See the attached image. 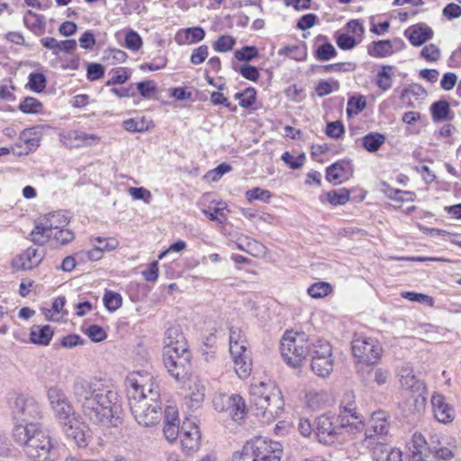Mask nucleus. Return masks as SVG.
<instances>
[{"label": "nucleus", "mask_w": 461, "mask_h": 461, "mask_svg": "<svg viewBox=\"0 0 461 461\" xmlns=\"http://www.w3.org/2000/svg\"><path fill=\"white\" fill-rule=\"evenodd\" d=\"M230 353L234 363V369L240 378H247L251 372V359L247 348V340L241 330L230 328Z\"/></svg>", "instance_id": "obj_9"}, {"label": "nucleus", "mask_w": 461, "mask_h": 461, "mask_svg": "<svg viewBox=\"0 0 461 461\" xmlns=\"http://www.w3.org/2000/svg\"><path fill=\"white\" fill-rule=\"evenodd\" d=\"M397 375L402 389L409 394L405 409L409 413H420L426 406L427 387L423 381L417 378L413 368L409 364L399 367Z\"/></svg>", "instance_id": "obj_7"}, {"label": "nucleus", "mask_w": 461, "mask_h": 461, "mask_svg": "<svg viewBox=\"0 0 461 461\" xmlns=\"http://www.w3.org/2000/svg\"><path fill=\"white\" fill-rule=\"evenodd\" d=\"M245 196L249 202L259 200L267 203L269 202L272 194L268 190L262 189L260 187H255L250 190H248L245 194Z\"/></svg>", "instance_id": "obj_47"}, {"label": "nucleus", "mask_w": 461, "mask_h": 461, "mask_svg": "<svg viewBox=\"0 0 461 461\" xmlns=\"http://www.w3.org/2000/svg\"><path fill=\"white\" fill-rule=\"evenodd\" d=\"M352 397V394L348 393L345 398L350 402ZM342 409L340 425L338 424L339 418L335 416L324 414L317 419L316 437L320 443L326 445L333 444L338 439L343 427L354 425L357 429V423L362 425V420H359V416L352 403L348 402L347 405H343Z\"/></svg>", "instance_id": "obj_6"}, {"label": "nucleus", "mask_w": 461, "mask_h": 461, "mask_svg": "<svg viewBox=\"0 0 461 461\" xmlns=\"http://www.w3.org/2000/svg\"><path fill=\"white\" fill-rule=\"evenodd\" d=\"M250 402L255 414L269 422L283 411L284 400L281 391L272 382H259L250 386Z\"/></svg>", "instance_id": "obj_5"}, {"label": "nucleus", "mask_w": 461, "mask_h": 461, "mask_svg": "<svg viewBox=\"0 0 461 461\" xmlns=\"http://www.w3.org/2000/svg\"><path fill=\"white\" fill-rule=\"evenodd\" d=\"M52 236L54 237V240L60 245H67L75 239L74 232L69 229H66L65 227L53 232Z\"/></svg>", "instance_id": "obj_57"}, {"label": "nucleus", "mask_w": 461, "mask_h": 461, "mask_svg": "<svg viewBox=\"0 0 461 461\" xmlns=\"http://www.w3.org/2000/svg\"><path fill=\"white\" fill-rule=\"evenodd\" d=\"M179 438L182 448L187 454L196 452L201 447V433L193 422H183Z\"/></svg>", "instance_id": "obj_17"}, {"label": "nucleus", "mask_w": 461, "mask_h": 461, "mask_svg": "<svg viewBox=\"0 0 461 461\" xmlns=\"http://www.w3.org/2000/svg\"><path fill=\"white\" fill-rule=\"evenodd\" d=\"M208 47L206 45H201L194 49L190 57V62L193 65H200L204 62L208 57Z\"/></svg>", "instance_id": "obj_58"}, {"label": "nucleus", "mask_w": 461, "mask_h": 461, "mask_svg": "<svg viewBox=\"0 0 461 461\" xmlns=\"http://www.w3.org/2000/svg\"><path fill=\"white\" fill-rule=\"evenodd\" d=\"M53 233L48 229L41 219H39L30 236L34 244L43 245L47 243Z\"/></svg>", "instance_id": "obj_29"}, {"label": "nucleus", "mask_w": 461, "mask_h": 461, "mask_svg": "<svg viewBox=\"0 0 461 461\" xmlns=\"http://www.w3.org/2000/svg\"><path fill=\"white\" fill-rule=\"evenodd\" d=\"M63 140L66 146L77 149L96 146L101 140L98 135L83 131H68Z\"/></svg>", "instance_id": "obj_19"}, {"label": "nucleus", "mask_w": 461, "mask_h": 461, "mask_svg": "<svg viewBox=\"0 0 461 461\" xmlns=\"http://www.w3.org/2000/svg\"><path fill=\"white\" fill-rule=\"evenodd\" d=\"M230 461H258L252 440L246 442L241 449L235 451Z\"/></svg>", "instance_id": "obj_35"}, {"label": "nucleus", "mask_w": 461, "mask_h": 461, "mask_svg": "<svg viewBox=\"0 0 461 461\" xmlns=\"http://www.w3.org/2000/svg\"><path fill=\"white\" fill-rule=\"evenodd\" d=\"M373 365H369V367L359 366L358 374L361 375L362 379L368 383L371 377H374V382L381 386L387 383L388 378L390 376V373L387 370H384L382 368H374Z\"/></svg>", "instance_id": "obj_25"}, {"label": "nucleus", "mask_w": 461, "mask_h": 461, "mask_svg": "<svg viewBox=\"0 0 461 461\" xmlns=\"http://www.w3.org/2000/svg\"><path fill=\"white\" fill-rule=\"evenodd\" d=\"M103 302L109 312H114L122 306V298L118 293L106 291Z\"/></svg>", "instance_id": "obj_40"}, {"label": "nucleus", "mask_w": 461, "mask_h": 461, "mask_svg": "<svg viewBox=\"0 0 461 461\" xmlns=\"http://www.w3.org/2000/svg\"><path fill=\"white\" fill-rule=\"evenodd\" d=\"M42 104L35 97L27 96L19 104V110L23 113H40L42 111Z\"/></svg>", "instance_id": "obj_38"}, {"label": "nucleus", "mask_w": 461, "mask_h": 461, "mask_svg": "<svg viewBox=\"0 0 461 461\" xmlns=\"http://www.w3.org/2000/svg\"><path fill=\"white\" fill-rule=\"evenodd\" d=\"M8 408L14 422L13 438L32 461H56L55 443L41 429V405L32 396L13 393Z\"/></svg>", "instance_id": "obj_1"}, {"label": "nucleus", "mask_w": 461, "mask_h": 461, "mask_svg": "<svg viewBox=\"0 0 461 461\" xmlns=\"http://www.w3.org/2000/svg\"><path fill=\"white\" fill-rule=\"evenodd\" d=\"M363 147L368 152H376L385 141V136L378 132H371L363 137Z\"/></svg>", "instance_id": "obj_34"}, {"label": "nucleus", "mask_w": 461, "mask_h": 461, "mask_svg": "<svg viewBox=\"0 0 461 461\" xmlns=\"http://www.w3.org/2000/svg\"><path fill=\"white\" fill-rule=\"evenodd\" d=\"M73 394L83 414L93 423L115 427L119 422L118 393L103 381L77 379Z\"/></svg>", "instance_id": "obj_2"}, {"label": "nucleus", "mask_w": 461, "mask_h": 461, "mask_svg": "<svg viewBox=\"0 0 461 461\" xmlns=\"http://www.w3.org/2000/svg\"><path fill=\"white\" fill-rule=\"evenodd\" d=\"M411 461H439L448 460L453 457V452L447 447H433V450L420 433H414L408 444Z\"/></svg>", "instance_id": "obj_10"}, {"label": "nucleus", "mask_w": 461, "mask_h": 461, "mask_svg": "<svg viewBox=\"0 0 461 461\" xmlns=\"http://www.w3.org/2000/svg\"><path fill=\"white\" fill-rule=\"evenodd\" d=\"M331 285L329 283L318 282L312 285L308 288V294L312 298H322L327 296L331 292Z\"/></svg>", "instance_id": "obj_43"}, {"label": "nucleus", "mask_w": 461, "mask_h": 461, "mask_svg": "<svg viewBox=\"0 0 461 461\" xmlns=\"http://www.w3.org/2000/svg\"><path fill=\"white\" fill-rule=\"evenodd\" d=\"M402 298L407 299L411 302H416L420 303H426L430 306L433 305V298L423 294L415 293V292H404L402 294Z\"/></svg>", "instance_id": "obj_55"}, {"label": "nucleus", "mask_w": 461, "mask_h": 461, "mask_svg": "<svg viewBox=\"0 0 461 461\" xmlns=\"http://www.w3.org/2000/svg\"><path fill=\"white\" fill-rule=\"evenodd\" d=\"M104 75V69L101 64L91 63L87 67V79L90 81H95L102 78Z\"/></svg>", "instance_id": "obj_61"}, {"label": "nucleus", "mask_w": 461, "mask_h": 461, "mask_svg": "<svg viewBox=\"0 0 461 461\" xmlns=\"http://www.w3.org/2000/svg\"><path fill=\"white\" fill-rule=\"evenodd\" d=\"M339 88V83L338 81H333L330 83L329 81L321 80L318 83L315 91L317 95L322 97L330 95L333 91H337Z\"/></svg>", "instance_id": "obj_51"}, {"label": "nucleus", "mask_w": 461, "mask_h": 461, "mask_svg": "<svg viewBox=\"0 0 461 461\" xmlns=\"http://www.w3.org/2000/svg\"><path fill=\"white\" fill-rule=\"evenodd\" d=\"M212 403L217 411L226 412L235 421L244 419L247 411L245 401L239 394L217 393Z\"/></svg>", "instance_id": "obj_13"}, {"label": "nucleus", "mask_w": 461, "mask_h": 461, "mask_svg": "<svg viewBox=\"0 0 461 461\" xmlns=\"http://www.w3.org/2000/svg\"><path fill=\"white\" fill-rule=\"evenodd\" d=\"M307 403L312 409H318L326 401L327 395L323 392L310 393L306 396Z\"/></svg>", "instance_id": "obj_60"}, {"label": "nucleus", "mask_w": 461, "mask_h": 461, "mask_svg": "<svg viewBox=\"0 0 461 461\" xmlns=\"http://www.w3.org/2000/svg\"><path fill=\"white\" fill-rule=\"evenodd\" d=\"M205 37V31L200 27H190L179 30L176 34V41L179 45H192L202 41Z\"/></svg>", "instance_id": "obj_24"}, {"label": "nucleus", "mask_w": 461, "mask_h": 461, "mask_svg": "<svg viewBox=\"0 0 461 461\" xmlns=\"http://www.w3.org/2000/svg\"><path fill=\"white\" fill-rule=\"evenodd\" d=\"M129 406L134 420L143 427L158 424L163 411L160 389L149 374L134 373L127 377Z\"/></svg>", "instance_id": "obj_3"}, {"label": "nucleus", "mask_w": 461, "mask_h": 461, "mask_svg": "<svg viewBox=\"0 0 461 461\" xmlns=\"http://www.w3.org/2000/svg\"><path fill=\"white\" fill-rule=\"evenodd\" d=\"M279 54L285 55L295 60H303L306 58V49L300 46H285L279 50Z\"/></svg>", "instance_id": "obj_48"}, {"label": "nucleus", "mask_w": 461, "mask_h": 461, "mask_svg": "<svg viewBox=\"0 0 461 461\" xmlns=\"http://www.w3.org/2000/svg\"><path fill=\"white\" fill-rule=\"evenodd\" d=\"M190 354L186 339L179 326L168 328L164 337L163 359L165 367L176 380H182L186 375V365Z\"/></svg>", "instance_id": "obj_4"}, {"label": "nucleus", "mask_w": 461, "mask_h": 461, "mask_svg": "<svg viewBox=\"0 0 461 461\" xmlns=\"http://www.w3.org/2000/svg\"><path fill=\"white\" fill-rule=\"evenodd\" d=\"M431 405L435 418L441 423H449L455 418L453 407L446 402L445 396L434 393L431 396Z\"/></svg>", "instance_id": "obj_21"}, {"label": "nucleus", "mask_w": 461, "mask_h": 461, "mask_svg": "<svg viewBox=\"0 0 461 461\" xmlns=\"http://www.w3.org/2000/svg\"><path fill=\"white\" fill-rule=\"evenodd\" d=\"M385 440H377L368 447L375 461H402V451L398 448H392L384 443Z\"/></svg>", "instance_id": "obj_22"}, {"label": "nucleus", "mask_w": 461, "mask_h": 461, "mask_svg": "<svg viewBox=\"0 0 461 461\" xmlns=\"http://www.w3.org/2000/svg\"><path fill=\"white\" fill-rule=\"evenodd\" d=\"M367 52L374 58H384L393 54V46L389 40L377 41L368 46Z\"/></svg>", "instance_id": "obj_31"}, {"label": "nucleus", "mask_w": 461, "mask_h": 461, "mask_svg": "<svg viewBox=\"0 0 461 461\" xmlns=\"http://www.w3.org/2000/svg\"><path fill=\"white\" fill-rule=\"evenodd\" d=\"M308 356L311 357L312 360L325 356H332L331 346L325 339L312 338L310 339Z\"/></svg>", "instance_id": "obj_27"}, {"label": "nucleus", "mask_w": 461, "mask_h": 461, "mask_svg": "<svg viewBox=\"0 0 461 461\" xmlns=\"http://www.w3.org/2000/svg\"><path fill=\"white\" fill-rule=\"evenodd\" d=\"M42 221L48 225V229L53 233L68 223V217L60 212L49 213L42 218Z\"/></svg>", "instance_id": "obj_30"}, {"label": "nucleus", "mask_w": 461, "mask_h": 461, "mask_svg": "<svg viewBox=\"0 0 461 461\" xmlns=\"http://www.w3.org/2000/svg\"><path fill=\"white\" fill-rule=\"evenodd\" d=\"M142 46L140 36L134 31L131 30L125 36V47L131 50L137 51Z\"/></svg>", "instance_id": "obj_53"}, {"label": "nucleus", "mask_w": 461, "mask_h": 461, "mask_svg": "<svg viewBox=\"0 0 461 461\" xmlns=\"http://www.w3.org/2000/svg\"><path fill=\"white\" fill-rule=\"evenodd\" d=\"M63 432L68 438H71L79 447H85L88 445L91 432L89 427L81 422L77 418L72 420L62 427Z\"/></svg>", "instance_id": "obj_18"}, {"label": "nucleus", "mask_w": 461, "mask_h": 461, "mask_svg": "<svg viewBox=\"0 0 461 461\" xmlns=\"http://www.w3.org/2000/svg\"><path fill=\"white\" fill-rule=\"evenodd\" d=\"M384 192L389 199L401 203L409 201L412 202L417 197L414 192L402 191L400 189H394L388 186Z\"/></svg>", "instance_id": "obj_36"}, {"label": "nucleus", "mask_w": 461, "mask_h": 461, "mask_svg": "<svg viewBox=\"0 0 461 461\" xmlns=\"http://www.w3.org/2000/svg\"><path fill=\"white\" fill-rule=\"evenodd\" d=\"M430 112L434 122H443L450 120V107L449 104L445 100L435 102L430 106Z\"/></svg>", "instance_id": "obj_32"}, {"label": "nucleus", "mask_w": 461, "mask_h": 461, "mask_svg": "<svg viewBox=\"0 0 461 461\" xmlns=\"http://www.w3.org/2000/svg\"><path fill=\"white\" fill-rule=\"evenodd\" d=\"M281 158L292 169L300 168L305 162V155L303 153L299 155L298 157H294L288 151H285L282 155Z\"/></svg>", "instance_id": "obj_52"}, {"label": "nucleus", "mask_w": 461, "mask_h": 461, "mask_svg": "<svg viewBox=\"0 0 461 461\" xmlns=\"http://www.w3.org/2000/svg\"><path fill=\"white\" fill-rule=\"evenodd\" d=\"M47 79L44 74L32 72L28 77L26 86L35 93H41L46 88Z\"/></svg>", "instance_id": "obj_37"}, {"label": "nucleus", "mask_w": 461, "mask_h": 461, "mask_svg": "<svg viewBox=\"0 0 461 461\" xmlns=\"http://www.w3.org/2000/svg\"><path fill=\"white\" fill-rule=\"evenodd\" d=\"M246 252L253 257H258L265 252V247L260 242L246 238Z\"/></svg>", "instance_id": "obj_62"}, {"label": "nucleus", "mask_w": 461, "mask_h": 461, "mask_svg": "<svg viewBox=\"0 0 461 461\" xmlns=\"http://www.w3.org/2000/svg\"><path fill=\"white\" fill-rule=\"evenodd\" d=\"M389 431V423L384 411L373 412L365 430L363 444L366 447L374 445L377 440H385Z\"/></svg>", "instance_id": "obj_14"}, {"label": "nucleus", "mask_w": 461, "mask_h": 461, "mask_svg": "<svg viewBox=\"0 0 461 461\" xmlns=\"http://www.w3.org/2000/svg\"><path fill=\"white\" fill-rule=\"evenodd\" d=\"M236 43V40L230 35H222L213 42L212 48L217 52L230 51Z\"/></svg>", "instance_id": "obj_42"}, {"label": "nucleus", "mask_w": 461, "mask_h": 461, "mask_svg": "<svg viewBox=\"0 0 461 461\" xmlns=\"http://www.w3.org/2000/svg\"><path fill=\"white\" fill-rule=\"evenodd\" d=\"M232 68L248 80L256 82L259 77V72L258 68L249 64L238 66L235 63H232Z\"/></svg>", "instance_id": "obj_41"}, {"label": "nucleus", "mask_w": 461, "mask_h": 461, "mask_svg": "<svg viewBox=\"0 0 461 461\" xmlns=\"http://www.w3.org/2000/svg\"><path fill=\"white\" fill-rule=\"evenodd\" d=\"M53 336V330L50 325H33L30 331V340L33 344L47 346Z\"/></svg>", "instance_id": "obj_26"}, {"label": "nucleus", "mask_w": 461, "mask_h": 461, "mask_svg": "<svg viewBox=\"0 0 461 461\" xmlns=\"http://www.w3.org/2000/svg\"><path fill=\"white\" fill-rule=\"evenodd\" d=\"M337 54V50L334 46L330 43H324L320 45L315 50V58L321 61H327L334 58Z\"/></svg>", "instance_id": "obj_44"}, {"label": "nucleus", "mask_w": 461, "mask_h": 461, "mask_svg": "<svg viewBox=\"0 0 461 461\" xmlns=\"http://www.w3.org/2000/svg\"><path fill=\"white\" fill-rule=\"evenodd\" d=\"M310 338L304 332L287 330L284 334L280 351L285 362L293 367H298L308 356Z\"/></svg>", "instance_id": "obj_8"}, {"label": "nucleus", "mask_w": 461, "mask_h": 461, "mask_svg": "<svg viewBox=\"0 0 461 461\" xmlns=\"http://www.w3.org/2000/svg\"><path fill=\"white\" fill-rule=\"evenodd\" d=\"M351 348L354 357L359 366L369 367L375 365L381 356L382 348L379 342L368 337H356L351 342Z\"/></svg>", "instance_id": "obj_11"}, {"label": "nucleus", "mask_w": 461, "mask_h": 461, "mask_svg": "<svg viewBox=\"0 0 461 461\" xmlns=\"http://www.w3.org/2000/svg\"><path fill=\"white\" fill-rule=\"evenodd\" d=\"M420 56L429 62H436L441 57L440 49L435 44H429L422 48Z\"/></svg>", "instance_id": "obj_50"}, {"label": "nucleus", "mask_w": 461, "mask_h": 461, "mask_svg": "<svg viewBox=\"0 0 461 461\" xmlns=\"http://www.w3.org/2000/svg\"><path fill=\"white\" fill-rule=\"evenodd\" d=\"M47 396L50 407L62 427L77 418L73 406L62 389L52 386L48 390Z\"/></svg>", "instance_id": "obj_12"}, {"label": "nucleus", "mask_w": 461, "mask_h": 461, "mask_svg": "<svg viewBox=\"0 0 461 461\" xmlns=\"http://www.w3.org/2000/svg\"><path fill=\"white\" fill-rule=\"evenodd\" d=\"M258 461H280L283 455L282 445L267 438H255L252 440Z\"/></svg>", "instance_id": "obj_15"}, {"label": "nucleus", "mask_w": 461, "mask_h": 461, "mask_svg": "<svg viewBox=\"0 0 461 461\" xmlns=\"http://www.w3.org/2000/svg\"><path fill=\"white\" fill-rule=\"evenodd\" d=\"M23 23L28 29L35 32L41 26V16L38 15L32 10H28L24 14Z\"/></svg>", "instance_id": "obj_54"}, {"label": "nucleus", "mask_w": 461, "mask_h": 461, "mask_svg": "<svg viewBox=\"0 0 461 461\" xmlns=\"http://www.w3.org/2000/svg\"><path fill=\"white\" fill-rule=\"evenodd\" d=\"M164 436L167 441L174 442L177 437H180L181 432L176 408L174 406H167L164 411Z\"/></svg>", "instance_id": "obj_20"}, {"label": "nucleus", "mask_w": 461, "mask_h": 461, "mask_svg": "<svg viewBox=\"0 0 461 461\" xmlns=\"http://www.w3.org/2000/svg\"><path fill=\"white\" fill-rule=\"evenodd\" d=\"M326 196L327 201L332 205H344L349 200V193L345 188L331 190Z\"/></svg>", "instance_id": "obj_39"}, {"label": "nucleus", "mask_w": 461, "mask_h": 461, "mask_svg": "<svg viewBox=\"0 0 461 461\" xmlns=\"http://www.w3.org/2000/svg\"><path fill=\"white\" fill-rule=\"evenodd\" d=\"M432 29L423 23L409 27L404 32V36L413 46H421L426 41L433 38Z\"/></svg>", "instance_id": "obj_23"}, {"label": "nucleus", "mask_w": 461, "mask_h": 461, "mask_svg": "<svg viewBox=\"0 0 461 461\" xmlns=\"http://www.w3.org/2000/svg\"><path fill=\"white\" fill-rule=\"evenodd\" d=\"M123 128L131 132H142L149 130V122L144 118L128 119L123 122Z\"/></svg>", "instance_id": "obj_45"}, {"label": "nucleus", "mask_w": 461, "mask_h": 461, "mask_svg": "<svg viewBox=\"0 0 461 461\" xmlns=\"http://www.w3.org/2000/svg\"><path fill=\"white\" fill-rule=\"evenodd\" d=\"M193 384L194 386V389L189 394L190 399L192 402L195 403H200L201 402H203L204 398V385L201 384V382L198 380L193 381Z\"/></svg>", "instance_id": "obj_63"}, {"label": "nucleus", "mask_w": 461, "mask_h": 461, "mask_svg": "<svg viewBox=\"0 0 461 461\" xmlns=\"http://www.w3.org/2000/svg\"><path fill=\"white\" fill-rule=\"evenodd\" d=\"M393 66H382L381 70L377 72L375 77V83L383 91H387L393 86Z\"/></svg>", "instance_id": "obj_33"}, {"label": "nucleus", "mask_w": 461, "mask_h": 461, "mask_svg": "<svg viewBox=\"0 0 461 461\" xmlns=\"http://www.w3.org/2000/svg\"><path fill=\"white\" fill-rule=\"evenodd\" d=\"M332 356H325L312 360V372L320 377L328 376L333 370Z\"/></svg>", "instance_id": "obj_28"}, {"label": "nucleus", "mask_w": 461, "mask_h": 461, "mask_svg": "<svg viewBox=\"0 0 461 461\" xmlns=\"http://www.w3.org/2000/svg\"><path fill=\"white\" fill-rule=\"evenodd\" d=\"M258 56V50L254 46H245L234 52V57L239 61L249 62Z\"/></svg>", "instance_id": "obj_46"}, {"label": "nucleus", "mask_w": 461, "mask_h": 461, "mask_svg": "<svg viewBox=\"0 0 461 461\" xmlns=\"http://www.w3.org/2000/svg\"><path fill=\"white\" fill-rule=\"evenodd\" d=\"M337 44L342 50H351L357 45V41L348 33H341L337 37Z\"/></svg>", "instance_id": "obj_64"}, {"label": "nucleus", "mask_w": 461, "mask_h": 461, "mask_svg": "<svg viewBox=\"0 0 461 461\" xmlns=\"http://www.w3.org/2000/svg\"><path fill=\"white\" fill-rule=\"evenodd\" d=\"M345 132L344 126L341 122L335 121L329 122L326 127V134L333 139L339 138Z\"/></svg>", "instance_id": "obj_59"}, {"label": "nucleus", "mask_w": 461, "mask_h": 461, "mask_svg": "<svg viewBox=\"0 0 461 461\" xmlns=\"http://www.w3.org/2000/svg\"><path fill=\"white\" fill-rule=\"evenodd\" d=\"M344 167L340 163H333L326 169V179L329 182L339 180L343 177Z\"/></svg>", "instance_id": "obj_56"}, {"label": "nucleus", "mask_w": 461, "mask_h": 461, "mask_svg": "<svg viewBox=\"0 0 461 461\" xmlns=\"http://www.w3.org/2000/svg\"><path fill=\"white\" fill-rule=\"evenodd\" d=\"M93 244L94 247L97 248L103 253L104 251L114 250L118 247L119 242L113 238L104 239L101 237H96L93 240Z\"/></svg>", "instance_id": "obj_49"}, {"label": "nucleus", "mask_w": 461, "mask_h": 461, "mask_svg": "<svg viewBox=\"0 0 461 461\" xmlns=\"http://www.w3.org/2000/svg\"><path fill=\"white\" fill-rule=\"evenodd\" d=\"M44 257L43 249L29 247L13 259L12 265L16 270H32L41 263Z\"/></svg>", "instance_id": "obj_16"}]
</instances>
